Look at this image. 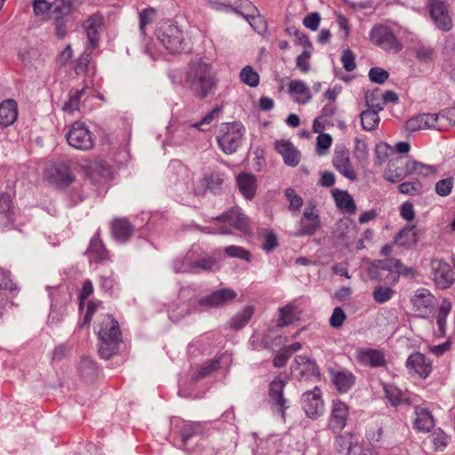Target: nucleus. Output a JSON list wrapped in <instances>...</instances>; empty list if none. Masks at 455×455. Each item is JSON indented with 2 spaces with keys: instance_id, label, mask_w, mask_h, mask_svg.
Wrapping results in <instances>:
<instances>
[{
  "instance_id": "f257e3e1",
  "label": "nucleus",
  "mask_w": 455,
  "mask_h": 455,
  "mask_svg": "<svg viewBox=\"0 0 455 455\" xmlns=\"http://www.w3.org/2000/svg\"><path fill=\"white\" fill-rule=\"evenodd\" d=\"M184 83L195 98L204 100L215 91L219 79L212 64L200 59L188 64Z\"/></svg>"
},
{
  "instance_id": "f03ea898",
  "label": "nucleus",
  "mask_w": 455,
  "mask_h": 455,
  "mask_svg": "<svg viewBox=\"0 0 455 455\" xmlns=\"http://www.w3.org/2000/svg\"><path fill=\"white\" fill-rule=\"evenodd\" d=\"M100 339L99 354L103 359H109L116 355L122 342V333L118 322L110 315L102 316L96 327Z\"/></svg>"
},
{
  "instance_id": "7ed1b4c3",
  "label": "nucleus",
  "mask_w": 455,
  "mask_h": 455,
  "mask_svg": "<svg viewBox=\"0 0 455 455\" xmlns=\"http://www.w3.org/2000/svg\"><path fill=\"white\" fill-rule=\"evenodd\" d=\"M372 280L395 284L400 275L412 278L416 275L413 267H405L401 260L395 258L374 260L368 270Z\"/></svg>"
},
{
  "instance_id": "20e7f679",
  "label": "nucleus",
  "mask_w": 455,
  "mask_h": 455,
  "mask_svg": "<svg viewBox=\"0 0 455 455\" xmlns=\"http://www.w3.org/2000/svg\"><path fill=\"white\" fill-rule=\"evenodd\" d=\"M244 132V126L239 122L222 124L217 134L220 149L227 155L236 152L242 143Z\"/></svg>"
},
{
  "instance_id": "39448f33",
  "label": "nucleus",
  "mask_w": 455,
  "mask_h": 455,
  "mask_svg": "<svg viewBox=\"0 0 455 455\" xmlns=\"http://www.w3.org/2000/svg\"><path fill=\"white\" fill-rule=\"evenodd\" d=\"M157 39L172 53L184 52L185 43L181 29L172 22H164L156 32Z\"/></svg>"
},
{
  "instance_id": "423d86ee",
  "label": "nucleus",
  "mask_w": 455,
  "mask_h": 455,
  "mask_svg": "<svg viewBox=\"0 0 455 455\" xmlns=\"http://www.w3.org/2000/svg\"><path fill=\"white\" fill-rule=\"evenodd\" d=\"M66 139L69 146L82 151L92 148L95 141L94 135L88 126L79 121L69 126L66 133Z\"/></svg>"
},
{
  "instance_id": "0eeeda50",
  "label": "nucleus",
  "mask_w": 455,
  "mask_h": 455,
  "mask_svg": "<svg viewBox=\"0 0 455 455\" xmlns=\"http://www.w3.org/2000/svg\"><path fill=\"white\" fill-rule=\"evenodd\" d=\"M370 40L372 44L386 52H398L403 44L396 38L392 29L382 24H377L370 31Z\"/></svg>"
},
{
  "instance_id": "6e6552de",
  "label": "nucleus",
  "mask_w": 455,
  "mask_h": 455,
  "mask_svg": "<svg viewBox=\"0 0 455 455\" xmlns=\"http://www.w3.org/2000/svg\"><path fill=\"white\" fill-rule=\"evenodd\" d=\"M285 386L286 381L277 376L270 382L268 388V404L272 411L279 414L283 421L286 418V410L290 407L289 401L283 394Z\"/></svg>"
},
{
  "instance_id": "1a4fd4ad",
  "label": "nucleus",
  "mask_w": 455,
  "mask_h": 455,
  "mask_svg": "<svg viewBox=\"0 0 455 455\" xmlns=\"http://www.w3.org/2000/svg\"><path fill=\"white\" fill-rule=\"evenodd\" d=\"M219 114L220 108H216L206 114L199 122L183 124L177 126L172 134L173 143L182 144L195 137L196 131H204L203 126L211 124Z\"/></svg>"
},
{
  "instance_id": "9d476101",
  "label": "nucleus",
  "mask_w": 455,
  "mask_h": 455,
  "mask_svg": "<svg viewBox=\"0 0 455 455\" xmlns=\"http://www.w3.org/2000/svg\"><path fill=\"white\" fill-rule=\"evenodd\" d=\"M412 308L420 318L429 317L436 304L435 296L427 289H418L411 299Z\"/></svg>"
},
{
  "instance_id": "9b49d317",
  "label": "nucleus",
  "mask_w": 455,
  "mask_h": 455,
  "mask_svg": "<svg viewBox=\"0 0 455 455\" xmlns=\"http://www.w3.org/2000/svg\"><path fill=\"white\" fill-rule=\"evenodd\" d=\"M332 165L343 177L355 181L357 174L350 160V154L345 147H336L332 156Z\"/></svg>"
},
{
  "instance_id": "f8f14e48",
  "label": "nucleus",
  "mask_w": 455,
  "mask_h": 455,
  "mask_svg": "<svg viewBox=\"0 0 455 455\" xmlns=\"http://www.w3.org/2000/svg\"><path fill=\"white\" fill-rule=\"evenodd\" d=\"M433 281L439 289H447L455 278L451 266L443 259H435L431 261Z\"/></svg>"
},
{
  "instance_id": "ddd939ff",
  "label": "nucleus",
  "mask_w": 455,
  "mask_h": 455,
  "mask_svg": "<svg viewBox=\"0 0 455 455\" xmlns=\"http://www.w3.org/2000/svg\"><path fill=\"white\" fill-rule=\"evenodd\" d=\"M208 5L220 12H233L243 16L245 12H257V8L249 0H206Z\"/></svg>"
},
{
  "instance_id": "4468645a",
  "label": "nucleus",
  "mask_w": 455,
  "mask_h": 455,
  "mask_svg": "<svg viewBox=\"0 0 455 455\" xmlns=\"http://www.w3.org/2000/svg\"><path fill=\"white\" fill-rule=\"evenodd\" d=\"M302 408L308 418L316 419L323 412V401L319 387L303 393L301 396Z\"/></svg>"
},
{
  "instance_id": "2eb2a0df",
  "label": "nucleus",
  "mask_w": 455,
  "mask_h": 455,
  "mask_svg": "<svg viewBox=\"0 0 455 455\" xmlns=\"http://www.w3.org/2000/svg\"><path fill=\"white\" fill-rule=\"evenodd\" d=\"M429 13L437 28L447 32L452 28L447 6L443 1L430 0L428 3Z\"/></svg>"
},
{
  "instance_id": "dca6fc26",
  "label": "nucleus",
  "mask_w": 455,
  "mask_h": 455,
  "mask_svg": "<svg viewBox=\"0 0 455 455\" xmlns=\"http://www.w3.org/2000/svg\"><path fill=\"white\" fill-rule=\"evenodd\" d=\"M236 297L235 291L223 288L198 299L201 311L207 308L220 307L226 306Z\"/></svg>"
},
{
  "instance_id": "f3484780",
  "label": "nucleus",
  "mask_w": 455,
  "mask_h": 455,
  "mask_svg": "<svg viewBox=\"0 0 455 455\" xmlns=\"http://www.w3.org/2000/svg\"><path fill=\"white\" fill-rule=\"evenodd\" d=\"M348 406L340 400H333L328 427L333 433L341 432L348 419Z\"/></svg>"
},
{
  "instance_id": "a211bd4d",
  "label": "nucleus",
  "mask_w": 455,
  "mask_h": 455,
  "mask_svg": "<svg viewBox=\"0 0 455 455\" xmlns=\"http://www.w3.org/2000/svg\"><path fill=\"white\" fill-rule=\"evenodd\" d=\"M215 220L228 222L235 229L243 234H250L249 219L242 212L238 207H231L223 214L213 218Z\"/></svg>"
},
{
  "instance_id": "6ab92c4d",
  "label": "nucleus",
  "mask_w": 455,
  "mask_h": 455,
  "mask_svg": "<svg viewBox=\"0 0 455 455\" xmlns=\"http://www.w3.org/2000/svg\"><path fill=\"white\" fill-rule=\"evenodd\" d=\"M103 26V17L100 14H92L83 23L87 36L89 49H96L100 39V31Z\"/></svg>"
},
{
  "instance_id": "aec40b11",
  "label": "nucleus",
  "mask_w": 455,
  "mask_h": 455,
  "mask_svg": "<svg viewBox=\"0 0 455 455\" xmlns=\"http://www.w3.org/2000/svg\"><path fill=\"white\" fill-rule=\"evenodd\" d=\"M291 371L298 379H308L310 377H320V371L315 361L304 355H297L294 358V364Z\"/></svg>"
},
{
  "instance_id": "412c9836",
  "label": "nucleus",
  "mask_w": 455,
  "mask_h": 455,
  "mask_svg": "<svg viewBox=\"0 0 455 455\" xmlns=\"http://www.w3.org/2000/svg\"><path fill=\"white\" fill-rule=\"evenodd\" d=\"M47 172L49 180L59 188H66L75 180L69 166L64 163L52 165Z\"/></svg>"
},
{
  "instance_id": "4be33fe9",
  "label": "nucleus",
  "mask_w": 455,
  "mask_h": 455,
  "mask_svg": "<svg viewBox=\"0 0 455 455\" xmlns=\"http://www.w3.org/2000/svg\"><path fill=\"white\" fill-rule=\"evenodd\" d=\"M355 358L359 363L371 368L382 367L386 364V357L382 351L374 348H359Z\"/></svg>"
},
{
  "instance_id": "5701e85b",
  "label": "nucleus",
  "mask_w": 455,
  "mask_h": 455,
  "mask_svg": "<svg viewBox=\"0 0 455 455\" xmlns=\"http://www.w3.org/2000/svg\"><path fill=\"white\" fill-rule=\"evenodd\" d=\"M201 312L198 299H188L179 304H173L169 310V316L172 321L177 322L187 315Z\"/></svg>"
},
{
  "instance_id": "b1692460",
  "label": "nucleus",
  "mask_w": 455,
  "mask_h": 455,
  "mask_svg": "<svg viewBox=\"0 0 455 455\" xmlns=\"http://www.w3.org/2000/svg\"><path fill=\"white\" fill-rule=\"evenodd\" d=\"M275 148L282 156L285 164L291 167L299 164L300 153L291 141L285 140H276Z\"/></svg>"
},
{
  "instance_id": "393cba45",
  "label": "nucleus",
  "mask_w": 455,
  "mask_h": 455,
  "mask_svg": "<svg viewBox=\"0 0 455 455\" xmlns=\"http://www.w3.org/2000/svg\"><path fill=\"white\" fill-rule=\"evenodd\" d=\"M406 366L422 379H427L432 371L431 361L421 353L411 355L406 361Z\"/></svg>"
},
{
  "instance_id": "a878e982",
  "label": "nucleus",
  "mask_w": 455,
  "mask_h": 455,
  "mask_svg": "<svg viewBox=\"0 0 455 455\" xmlns=\"http://www.w3.org/2000/svg\"><path fill=\"white\" fill-rule=\"evenodd\" d=\"M331 379L337 390L341 393H347L355 382V375L347 369L331 371Z\"/></svg>"
},
{
  "instance_id": "bb28decb",
  "label": "nucleus",
  "mask_w": 455,
  "mask_h": 455,
  "mask_svg": "<svg viewBox=\"0 0 455 455\" xmlns=\"http://www.w3.org/2000/svg\"><path fill=\"white\" fill-rule=\"evenodd\" d=\"M18 103L12 99H6L0 103V124L11 126L18 118Z\"/></svg>"
},
{
  "instance_id": "cd10ccee",
  "label": "nucleus",
  "mask_w": 455,
  "mask_h": 455,
  "mask_svg": "<svg viewBox=\"0 0 455 455\" xmlns=\"http://www.w3.org/2000/svg\"><path fill=\"white\" fill-rule=\"evenodd\" d=\"M195 254L196 245H193L187 253L176 257L172 262L173 271L181 274H195Z\"/></svg>"
},
{
  "instance_id": "c85d7f7f",
  "label": "nucleus",
  "mask_w": 455,
  "mask_h": 455,
  "mask_svg": "<svg viewBox=\"0 0 455 455\" xmlns=\"http://www.w3.org/2000/svg\"><path fill=\"white\" fill-rule=\"evenodd\" d=\"M133 232V226L124 218H118L111 223L112 237L120 243H124L130 239Z\"/></svg>"
},
{
  "instance_id": "c756f323",
  "label": "nucleus",
  "mask_w": 455,
  "mask_h": 455,
  "mask_svg": "<svg viewBox=\"0 0 455 455\" xmlns=\"http://www.w3.org/2000/svg\"><path fill=\"white\" fill-rule=\"evenodd\" d=\"M236 182L239 191L248 200H251L256 194L258 187L255 175L249 172H242L237 175Z\"/></svg>"
},
{
  "instance_id": "7c9ffc66",
  "label": "nucleus",
  "mask_w": 455,
  "mask_h": 455,
  "mask_svg": "<svg viewBox=\"0 0 455 455\" xmlns=\"http://www.w3.org/2000/svg\"><path fill=\"white\" fill-rule=\"evenodd\" d=\"M414 427L419 431L427 433L435 427V419L432 413L426 408L416 406L414 408Z\"/></svg>"
},
{
  "instance_id": "2f4dec72",
  "label": "nucleus",
  "mask_w": 455,
  "mask_h": 455,
  "mask_svg": "<svg viewBox=\"0 0 455 455\" xmlns=\"http://www.w3.org/2000/svg\"><path fill=\"white\" fill-rule=\"evenodd\" d=\"M331 196L336 206L347 213L353 214L356 211V205L354 198L347 190L339 188L331 189Z\"/></svg>"
},
{
  "instance_id": "473e14b6",
  "label": "nucleus",
  "mask_w": 455,
  "mask_h": 455,
  "mask_svg": "<svg viewBox=\"0 0 455 455\" xmlns=\"http://www.w3.org/2000/svg\"><path fill=\"white\" fill-rule=\"evenodd\" d=\"M83 0H55L52 3L51 19L60 20L76 9Z\"/></svg>"
},
{
  "instance_id": "72a5a7b5",
  "label": "nucleus",
  "mask_w": 455,
  "mask_h": 455,
  "mask_svg": "<svg viewBox=\"0 0 455 455\" xmlns=\"http://www.w3.org/2000/svg\"><path fill=\"white\" fill-rule=\"evenodd\" d=\"M288 92L299 104H306L311 99L310 90L302 80H291L288 84Z\"/></svg>"
},
{
  "instance_id": "f704fd0d",
  "label": "nucleus",
  "mask_w": 455,
  "mask_h": 455,
  "mask_svg": "<svg viewBox=\"0 0 455 455\" xmlns=\"http://www.w3.org/2000/svg\"><path fill=\"white\" fill-rule=\"evenodd\" d=\"M451 308V302L447 299H443L435 316L437 329L435 331V335L437 338H443L446 334L447 316L450 315Z\"/></svg>"
},
{
  "instance_id": "c9c22d12",
  "label": "nucleus",
  "mask_w": 455,
  "mask_h": 455,
  "mask_svg": "<svg viewBox=\"0 0 455 455\" xmlns=\"http://www.w3.org/2000/svg\"><path fill=\"white\" fill-rule=\"evenodd\" d=\"M404 169L406 174L415 175L421 178L429 177L437 171L435 165L426 164L416 160H409L406 163Z\"/></svg>"
},
{
  "instance_id": "e433bc0d",
  "label": "nucleus",
  "mask_w": 455,
  "mask_h": 455,
  "mask_svg": "<svg viewBox=\"0 0 455 455\" xmlns=\"http://www.w3.org/2000/svg\"><path fill=\"white\" fill-rule=\"evenodd\" d=\"M433 116L435 129L438 131H446L455 125V108H444Z\"/></svg>"
},
{
  "instance_id": "4c0bfd02",
  "label": "nucleus",
  "mask_w": 455,
  "mask_h": 455,
  "mask_svg": "<svg viewBox=\"0 0 455 455\" xmlns=\"http://www.w3.org/2000/svg\"><path fill=\"white\" fill-rule=\"evenodd\" d=\"M406 129L410 132H417L422 129H435L433 114H420L410 118L406 124Z\"/></svg>"
},
{
  "instance_id": "58836bf2",
  "label": "nucleus",
  "mask_w": 455,
  "mask_h": 455,
  "mask_svg": "<svg viewBox=\"0 0 455 455\" xmlns=\"http://www.w3.org/2000/svg\"><path fill=\"white\" fill-rule=\"evenodd\" d=\"M13 212L12 199L8 195L0 196V225L8 228L13 224Z\"/></svg>"
},
{
  "instance_id": "ea45409f",
  "label": "nucleus",
  "mask_w": 455,
  "mask_h": 455,
  "mask_svg": "<svg viewBox=\"0 0 455 455\" xmlns=\"http://www.w3.org/2000/svg\"><path fill=\"white\" fill-rule=\"evenodd\" d=\"M204 427L199 422H183L180 428V435L181 438L182 446H185L188 441L193 436L200 435L203 434Z\"/></svg>"
},
{
  "instance_id": "a19ab883",
  "label": "nucleus",
  "mask_w": 455,
  "mask_h": 455,
  "mask_svg": "<svg viewBox=\"0 0 455 455\" xmlns=\"http://www.w3.org/2000/svg\"><path fill=\"white\" fill-rule=\"evenodd\" d=\"M85 87L82 89H71L68 92V99L64 102L61 109L68 114H73L75 111H79L80 101L85 93Z\"/></svg>"
},
{
  "instance_id": "79ce46f5",
  "label": "nucleus",
  "mask_w": 455,
  "mask_h": 455,
  "mask_svg": "<svg viewBox=\"0 0 455 455\" xmlns=\"http://www.w3.org/2000/svg\"><path fill=\"white\" fill-rule=\"evenodd\" d=\"M395 243L401 246H411L417 243V231L414 225L407 224L395 236Z\"/></svg>"
},
{
  "instance_id": "37998d69",
  "label": "nucleus",
  "mask_w": 455,
  "mask_h": 455,
  "mask_svg": "<svg viewBox=\"0 0 455 455\" xmlns=\"http://www.w3.org/2000/svg\"><path fill=\"white\" fill-rule=\"evenodd\" d=\"M100 230L99 228L90 241L88 252L94 255L97 259L103 260L108 258V251L105 248V245L100 237Z\"/></svg>"
},
{
  "instance_id": "c03bdc74",
  "label": "nucleus",
  "mask_w": 455,
  "mask_h": 455,
  "mask_svg": "<svg viewBox=\"0 0 455 455\" xmlns=\"http://www.w3.org/2000/svg\"><path fill=\"white\" fill-rule=\"evenodd\" d=\"M383 389L385 396L393 406L409 402L406 395L403 394L397 387L392 384H384Z\"/></svg>"
},
{
  "instance_id": "a18cd8bd",
  "label": "nucleus",
  "mask_w": 455,
  "mask_h": 455,
  "mask_svg": "<svg viewBox=\"0 0 455 455\" xmlns=\"http://www.w3.org/2000/svg\"><path fill=\"white\" fill-rule=\"evenodd\" d=\"M200 248L196 246V254H195V274H199L202 271H211L218 267V261L213 257H204L202 259H197L199 256L198 251Z\"/></svg>"
},
{
  "instance_id": "49530a36",
  "label": "nucleus",
  "mask_w": 455,
  "mask_h": 455,
  "mask_svg": "<svg viewBox=\"0 0 455 455\" xmlns=\"http://www.w3.org/2000/svg\"><path fill=\"white\" fill-rule=\"evenodd\" d=\"M252 314L253 308L250 306L245 307L242 311L232 317L230 326L235 330L244 327L251 318Z\"/></svg>"
},
{
  "instance_id": "de8ad7c7",
  "label": "nucleus",
  "mask_w": 455,
  "mask_h": 455,
  "mask_svg": "<svg viewBox=\"0 0 455 455\" xmlns=\"http://www.w3.org/2000/svg\"><path fill=\"white\" fill-rule=\"evenodd\" d=\"M362 127L365 131L375 130L379 124V112L372 110H364L361 113Z\"/></svg>"
},
{
  "instance_id": "09e8293b",
  "label": "nucleus",
  "mask_w": 455,
  "mask_h": 455,
  "mask_svg": "<svg viewBox=\"0 0 455 455\" xmlns=\"http://www.w3.org/2000/svg\"><path fill=\"white\" fill-rule=\"evenodd\" d=\"M242 17H243L250 23V25L257 33L263 34L266 32L267 23L262 19V17L259 15L258 10L257 12H245V13Z\"/></svg>"
},
{
  "instance_id": "8fccbe9b",
  "label": "nucleus",
  "mask_w": 455,
  "mask_h": 455,
  "mask_svg": "<svg viewBox=\"0 0 455 455\" xmlns=\"http://www.w3.org/2000/svg\"><path fill=\"white\" fill-rule=\"evenodd\" d=\"M67 315L66 307H59V301L55 297H52L51 303L50 313L48 316L49 324H57L62 321L63 317Z\"/></svg>"
},
{
  "instance_id": "3c124183",
  "label": "nucleus",
  "mask_w": 455,
  "mask_h": 455,
  "mask_svg": "<svg viewBox=\"0 0 455 455\" xmlns=\"http://www.w3.org/2000/svg\"><path fill=\"white\" fill-rule=\"evenodd\" d=\"M206 188L212 193H219L224 183L223 175L219 172H212L204 178Z\"/></svg>"
},
{
  "instance_id": "603ef678",
  "label": "nucleus",
  "mask_w": 455,
  "mask_h": 455,
  "mask_svg": "<svg viewBox=\"0 0 455 455\" xmlns=\"http://www.w3.org/2000/svg\"><path fill=\"white\" fill-rule=\"evenodd\" d=\"M241 81L250 87H256L259 83V74L251 66H245L240 72Z\"/></svg>"
},
{
  "instance_id": "864d4df0",
  "label": "nucleus",
  "mask_w": 455,
  "mask_h": 455,
  "mask_svg": "<svg viewBox=\"0 0 455 455\" xmlns=\"http://www.w3.org/2000/svg\"><path fill=\"white\" fill-rule=\"evenodd\" d=\"M220 367V358H213L209 362L202 364L197 371L193 375V379L197 381L207 375L211 374L212 371H216Z\"/></svg>"
},
{
  "instance_id": "5fc2aeb1",
  "label": "nucleus",
  "mask_w": 455,
  "mask_h": 455,
  "mask_svg": "<svg viewBox=\"0 0 455 455\" xmlns=\"http://www.w3.org/2000/svg\"><path fill=\"white\" fill-rule=\"evenodd\" d=\"M95 49H89V46L85 47L84 52L76 60L75 71L77 75H83L87 72L89 64L92 60L91 55Z\"/></svg>"
},
{
  "instance_id": "6e6d98bb",
  "label": "nucleus",
  "mask_w": 455,
  "mask_h": 455,
  "mask_svg": "<svg viewBox=\"0 0 455 455\" xmlns=\"http://www.w3.org/2000/svg\"><path fill=\"white\" fill-rule=\"evenodd\" d=\"M279 313L280 315L277 321V325L279 327L287 326L292 323L296 319V315L294 314V307L291 305H286L283 307H280Z\"/></svg>"
},
{
  "instance_id": "4d7b16f0",
  "label": "nucleus",
  "mask_w": 455,
  "mask_h": 455,
  "mask_svg": "<svg viewBox=\"0 0 455 455\" xmlns=\"http://www.w3.org/2000/svg\"><path fill=\"white\" fill-rule=\"evenodd\" d=\"M395 291L391 287L378 285L372 291V298L375 302L383 304L392 299Z\"/></svg>"
},
{
  "instance_id": "13d9d810",
  "label": "nucleus",
  "mask_w": 455,
  "mask_h": 455,
  "mask_svg": "<svg viewBox=\"0 0 455 455\" xmlns=\"http://www.w3.org/2000/svg\"><path fill=\"white\" fill-rule=\"evenodd\" d=\"M398 191L401 194L409 195V196H419L421 195L424 191L423 185L416 180V181H406L403 182L398 186Z\"/></svg>"
},
{
  "instance_id": "bf43d9fd",
  "label": "nucleus",
  "mask_w": 455,
  "mask_h": 455,
  "mask_svg": "<svg viewBox=\"0 0 455 455\" xmlns=\"http://www.w3.org/2000/svg\"><path fill=\"white\" fill-rule=\"evenodd\" d=\"M320 227L319 220H309L307 219H301L299 221V228L296 233L297 236L311 235L315 233Z\"/></svg>"
},
{
  "instance_id": "052dcab7",
  "label": "nucleus",
  "mask_w": 455,
  "mask_h": 455,
  "mask_svg": "<svg viewBox=\"0 0 455 455\" xmlns=\"http://www.w3.org/2000/svg\"><path fill=\"white\" fill-rule=\"evenodd\" d=\"M224 252L230 258H238L247 262L251 260V252L241 246L229 245L224 249Z\"/></svg>"
},
{
  "instance_id": "680f3d73",
  "label": "nucleus",
  "mask_w": 455,
  "mask_h": 455,
  "mask_svg": "<svg viewBox=\"0 0 455 455\" xmlns=\"http://www.w3.org/2000/svg\"><path fill=\"white\" fill-rule=\"evenodd\" d=\"M52 3L45 0H33V10L36 16L43 19H51Z\"/></svg>"
},
{
  "instance_id": "e2e57ef3",
  "label": "nucleus",
  "mask_w": 455,
  "mask_h": 455,
  "mask_svg": "<svg viewBox=\"0 0 455 455\" xmlns=\"http://www.w3.org/2000/svg\"><path fill=\"white\" fill-rule=\"evenodd\" d=\"M156 19V10L154 8H147L140 12V30L142 35L146 34V27L151 24Z\"/></svg>"
},
{
  "instance_id": "0e129e2a",
  "label": "nucleus",
  "mask_w": 455,
  "mask_h": 455,
  "mask_svg": "<svg viewBox=\"0 0 455 455\" xmlns=\"http://www.w3.org/2000/svg\"><path fill=\"white\" fill-rule=\"evenodd\" d=\"M51 298V303L52 302V297H55L59 301V307H66L70 301V293L64 289L52 288L49 292Z\"/></svg>"
},
{
  "instance_id": "69168bd1",
  "label": "nucleus",
  "mask_w": 455,
  "mask_h": 455,
  "mask_svg": "<svg viewBox=\"0 0 455 455\" xmlns=\"http://www.w3.org/2000/svg\"><path fill=\"white\" fill-rule=\"evenodd\" d=\"M368 76L372 83L382 84L388 79L389 73L384 68L373 67L369 70Z\"/></svg>"
},
{
  "instance_id": "338daca9",
  "label": "nucleus",
  "mask_w": 455,
  "mask_h": 455,
  "mask_svg": "<svg viewBox=\"0 0 455 455\" xmlns=\"http://www.w3.org/2000/svg\"><path fill=\"white\" fill-rule=\"evenodd\" d=\"M285 197L289 201V209L290 211H299L302 206L303 200L302 198L295 192L293 188H287L284 191Z\"/></svg>"
},
{
  "instance_id": "774afa93",
  "label": "nucleus",
  "mask_w": 455,
  "mask_h": 455,
  "mask_svg": "<svg viewBox=\"0 0 455 455\" xmlns=\"http://www.w3.org/2000/svg\"><path fill=\"white\" fill-rule=\"evenodd\" d=\"M435 451H443L449 443V436L442 430L434 432L431 435Z\"/></svg>"
}]
</instances>
